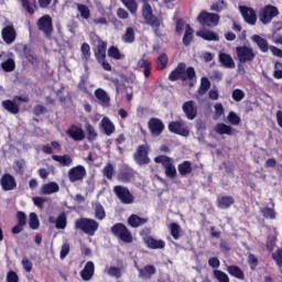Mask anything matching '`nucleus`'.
I'll use <instances>...</instances> for the list:
<instances>
[{
	"instance_id": "obj_1",
	"label": "nucleus",
	"mask_w": 282,
	"mask_h": 282,
	"mask_svg": "<svg viewBox=\"0 0 282 282\" xmlns=\"http://www.w3.org/2000/svg\"><path fill=\"white\" fill-rule=\"evenodd\" d=\"M197 74L195 73V68L189 66L186 68L185 63H180L174 70L171 72L169 76V80H193L196 78Z\"/></svg>"
},
{
	"instance_id": "obj_2",
	"label": "nucleus",
	"mask_w": 282,
	"mask_h": 282,
	"mask_svg": "<svg viewBox=\"0 0 282 282\" xmlns=\"http://www.w3.org/2000/svg\"><path fill=\"white\" fill-rule=\"evenodd\" d=\"M142 17L147 25H150V28L154 30V34H158L160 32V26L162 25V19L153 14V8L149 3V0H142Z\"/></svg>"
},
{
	"instance_id": "obj_3",
	"label": "nucleus",
	"mask_w": 282,
	"mask_h": 282,
	"mask_svg": "<svg viewBox=\"0 0 282 282\" xmlns=\"http://www.w3.org/2000/svg\"><path fill=\"white\" fill-rule=\"evenodd\" d=\"M100 224L91 218H78L75 220L76 230H82L85 235L89 237H94L96 235V230H98Z\"/></svg>"
},
{
	"instance_id": "obj_4",
	"label": "nucleus",
	"mask_w": 282,
	"mask_h": 282,
	"mask_svg": "<svg viewBox=\"0 0 282 282\" xmlns=\"http://www.w3.org/2000/svg\"><path fill=\"white\" fill-rule=\"evenodd\" d=\"M154 162L163 165L166 177L170 180H175V177H177V169L173 165V159L166 155H160L154 159Z\"/></svg>"
},
{
	"instance_id": "obj_5",
	"label": "nucleus",
	"mask_w": 282,
	"mask_h": 282,
	"mask_svg": "<svg viewBox=\"0 0 282 282\" xmlns=\"http://www.w3.org/2000/svg\"><path fill=\"white\" fill-rule=\"evenodd\" d=\"M236 54L241 65L252 63V61L257 58V53H254V50L250 46H237Z\"/></svg>"
},
{
	"instance_id": "obj_6",
	"label": "nucleus",
	"mask_w": 282,
	"mask_h": 282,
	"mask_svg": "<svg viewBox=\"0 0 282 282\" xmlns=\"http://www.w3.org/2000/svg\"><path fill=\"white\" fill-rule=\"evenodd\" d=\"M111 232L115 237H118L124 243H131L133 241V236H131V231L129 228L124 226L122 223H117L111 227Z\"/></svg>"
},
{
	"instance_id": "obj_7",
	"label": "nucleus",
	"mask_w": 282,
	"mask_h": 282,
	"mask_svg": "<svg viewBox=\"0 0 282 282\" xmlns=\"http://www.w3.org/2000/svg\"><path fill=\"white\" fill-rule=\"evenodd\" d=\"M113 193L117 197V199H119L121 202V204H133V202H135V197L133 196V194H131V191H129L126 186L122 185H116L113 187Z\"/></svg>"
},
{
	"instance_id": "obj_8",
	"label": "nucleus",
	"mask_w": 282,
	"mask_h": 282,
	"mask_svg": "<svg viewBox=\"0 0 282 282\" xmlns=\"http://www.w3.org/2000/svg\"><path fill=\"white\" fill-rule=\"evenodd\" d=\"M2 41L7 43V45H12L14 41H17V30L14 29V24L10 20L4 21V28L1 31Z\"/></svg>"
},
{
	"instance_id": "obj_9",
	"label": "nucleus",
	"mask_w": 282,
	"mask_h": 282,
	"mask_svg": "<svg viewBox=\"0 0 282 282\" xmlns=\"http://www.w3.org/2000/svg\"><path fill=\"white\" fill-rule=\"evenodd\" d=\"M197 21L198 23H200V25H206L207 28H215V25L219 23V14L202 11L197 17Z\"/></svg>"
},
{
	"instance_id": "obj_10",
	"label": "nucleus",
	"mask_w": 282,
	"mask_h": 282,
	"mask_svg": "<svg viewBox=\"0 0 282 282\" xmlns=\"http://www.w3.org/2000/svg\"><path fill=\"white\" fill-rule=\"evenodd\" d=\"M133 158L137 164H140V166L143 164H149L151 162V159H149V147L147 144L139 145Z\"/></svg>"
},
{
	"instance_id": "obj_11",
	"label": "nucleus",
	"mask_w": 282,
	"mask_h": 282,
	"mask_svg": "<svg viewBox=\"0 0 282 282\" xmlns=\"http://www.w3.org/2000/svg\"><path fill=\"white\" fill-rule=\"evenodd\" d=\"M274 17H279V9L274 6H267L259 15V19L263 25H268Z\"/></svg>"
},
{
	"instance_id": "obj_12",
	"label": "nucleus",
	"mask_w": 282,
	"mask_h": 282,
	"mask_svg": "<svg viewBox=\"0 0 282 282\" xmlns=\"http://www.w3.org/2000/svg\"><path fill=\"white\" fill-rule=\"evenodd\" d=\"M169 131L175 133L176 135H182L183 138H188L191 135V130L182 121H172L169 123Z\"/></svg>"
},
{
	"instance_id": "obj_13",
	"label": "nucleus",
	"mask_w": 282,
	"mask_h": 282,
	"mask_svg": "<svg viewBox=\"0 0 282 282\" xmlns=\"http://www.w3.org/2000/svg\"><path fill=\"white\" fill-rule=\"evenodd\" d=\"M37 28L41 32H44L46 36H52V32L54 31V28L52 26V17L44 15L40 18L37 21Z\"/></svg>"
},
{
	"instance_id": "obj_14",
	"label": "nucleus",
	"mask_w": 282,
	"mask_h": 282,
	"mask_svg": "<svg viewBox=\"0 0 282 282\" xmlns=\"http://www.w3.org/2000/svg\"><path fill=\"white\" fill-rule=\"evenodd\" d=\"M85 175H87V171L83 165H77L68 171V180L72 183L83 181Z\"/></svg>"
},
{
	"instance_id": "obj_15",
	"label": "nucleus",
	"mask_w": 282,
	"mask_h": 282,
	"mask_svg": "<svg viewBox=\"0 0 282 282\" xmlns=\"http://www.w3.org/2000/svg\"><path fill=\"white\" fill-rule=\"evenodd\" d=\"M239 11L246 23H249V25H254L257 23V12H254L252 8L239 6Z\"/></svg>"
},
{
	"instance_id": "obj_16",
	"label": "nucleus",
	"mask_w": 282,
	"mask_h": 282,
	"mask_svg": "<svg viewBox=\"0 0 282 282\" xmlns=\"http://www.w3.org/2000/svg\"><path fill=\"white\" fill-rule=\"evenodd\" d=\"M182 109L187 120H195L197 118V105L194 100L185 101Z\"/></svg>"
},
{
	"instance_id": "obj_17",
	"label": "nucleus",
	"mask_w": 282,
	"mask_h": 282,
	"mask_svg": "<svg viewBox=\"0 0 282 282\" xmlns=\"http://www.w3.org/2000/svg\"><path fill=\"white\" fill-rule=\"evenodd\" d=\"M148 127L150 129V132L152 135L158 137L162 135V132L164 131V122L158 118H152L148 122Z\"/></svg>"
},
{
	"instance_id": "obj_18",
	"label": "nucleus",
	"mask_w": 282,
	"mask_h": 282,
	"mask_svg": "<svg viewBox=\"0 0 282 282\" xmlns=\"http://www.w3.org/2000/svg\"><path fill=\"white\" fill-rule=\"evenodd\" d=\"M66 134L75 142H82V140L85 138V131L83 128L76 124L70 126V128L66 131Z\"/></svg>"
},
{
	"instance_id": "obj_19",
	"label": "nucleus",
	"mask_w": 282,
	"mask_h": 282,
	"mask_svg": "<svg viewBox=\"0 0 282 282\" xmlns=\"http://www.w3.org/2000/svg\"><path fill=\"white\" fill-rule=\"evenodd\" d=\"M95 97L97 98L101 107H111V97L102 88L95 90Z\"/></svg>"
},
{
	"instance_id": "obj_20",
	"label": "nucleus",
	"mask_w": 282,
	"mask_h": 282,
	"mask_svg": "<svg viewBox=\"0 0 282 282\" xmlns=\"http://www.w3.org/2000/svg\"><path fill=\"white\" fill-rule=\"evenodd\" d=\"M0 184L4 191H14L17 188V180L10 174H3Z\"/></svg>"
},
{
	"instance_id": "obj_21",
	"label": "nucleus",
	"mask_w": 282,
	"mask_h": 282,
	"mask_svg": "<svg viewBox=\"0 0 282 282\" xmlns=\"http://www.w3.org/2000/svg\"><path fill=\"white\" fill-rule=\"evenodd\" d=\"M139 272V279H151L155 272H158V269H155V265L153 264H147L143 268H140L135 265Z\"/></svg>"
},
{
	"instance_id": "obj_22",
	"label": "nucleus",
	"mask_w": 282,
	"mask_h": 282,
	"mask_svg": "<svg viewBox=\"0 0 282 282\" xmlns=\"http://www.w3.org/2000/svg\"><path fill=\"white\" fill-rule=\"evenodd\" d=\"M95 270L96 268L94 265V262L88 261L84 269L80 271V276L83 281H91Z\"/></svg>"
},
{
	"instance_id": "obj_23",
	"label": "nucleus",
	"mask_w": 282,
	"mask_h": 282,
	"mask_svg": "<svg viewBox=\"0 0 282 282\" xmlns=\"http://www.w3.org/2000/svg\"><path fill=\"white\" fill-rule=\"evenodd\" d=\"M251 41L256 43L260 52H262L263 54L270 51V45L268 44V40L261 37V35H252Z\"/></svg>"
},
{
	"instance_id": "obj_24",
	"label": "nucleus",
	"mask_w": 282,
	"mask_h": 282,
	"mask_svg": "<svg viewBox=\"0 0 282 282\" xmlns=\"http://www.w3.org/2000/svg\"><path fill=\"white\" fill-rule=\"evenodd\" d=\"M95 56L98 63H102L107 58V42L99 41L97 48L95 51Z\"/></svg>"
},
{
	"instance_id": "obj_25",
	"label": "nucleus",
	"mask_w": 282,
	"mask_h": 282,
	"mask_svg": "<svg viewBox=\"0 0 282 282\" xmlns=\"http://www.w3.org/2000/svg\"><path fill=\"white\" fill-rule=\"evenodd\" d=\"M218 58L219 63H221L224 67H227V69H235V59H232V56H230V54L219 53Z\"/></svg>"
},
{
	"instance_id": "obj_26",
	"label": "nucleus",
	"mask_w": 282,
	"mask_h": 282,
	"mask_svg": "<svg viewBox=\"0 0 282 282\" xmlns=\"http://www.w3.org/2000/svg\"><path fill=\"white\" fill-rule=\"evenodd\" d=\"M145 243L148 248H151L152 250H164L166 246L164 240H158V239H154L153 237H148L145 239Z\"/></svg>"
},
{
	"instance_id": "obj_27",
	"label": "nucleus",
	"mask_w": 282,
	"mask_h": 282,
	"mask_svg": "<svg viewBox=\"0 0 282 282\" xmlns=\"http://www.w3.org/2000/svg\"><path fill=\"white\" fill-rule=\"evenodd\" d=\"M59 191L61 186H58L56 182L46 183L41 188L43 195H53V193H58Z\"/></svg>"
},
{
	"instance_id": "obj_28",
	"label": "nucleus",
	"mask_w": 282,
	"mask_h": 282,
	"mask_svg": "<svg viewBox=\"0 0 282 282\" xmlns=\"http://www.w3.org/2000/svg\"><path fill=\"white\" fill-rule=\"evenodd\" d=\"M149 221V218H141L140 216L133 214L128 218V224L131 228H140V226H144Z\"/></svg>"
},
{
	"instance_id": "obj_29",
	"label": "nucleus",
	"mask_w": 282,
	"mask_h": 282,
	"mask_svg": "<svg viewBox=\"0 0 282 282\" xmlns=\"http://www.w3.org/2000/svg\"><path fill=\"white\" fill-rule=\"evenodd\" d=\"M101 128L106 135H111L116 131V126L107 117H104L101 120Z\"/></svg>"
},
{
	"instance_id": "obj_30",
	"label": "nucleus",
	"mask_w": 282,
	"mask_h": 282,
	"mask_svg": "<svg viewBox=\"0 0 282 282\" xmlns=\"http://www.w3.org/2000/svg\"><path fill=\"white\" fill-rule=\"evenodd\" d=\"M196 36H200V39H204V41H219V35L208 30L198 31Z\"/></svg>"
},
{
	"instance_id": "obj_31",
	"label": "nucleus",
	"mask_w": 282,
	"mask_h": 282,
	"mask_svg": "<svg viewBox=\"0 0 282 282\" xmlns=\"http://www.w3.org/2000/svg\"><path fill=\"white\" fill-rule=\"evenodd\" d=\"M217 204L218 208L226 210V208H230L235 204V198L232 196H223L218 198Z\"/></svg>"
},
{
	"instance_id": "obj_32",
	"label": "nucleus",
	"mask_w": 282,
	"mask_h": 282,
	"mask_svg": "<svg viewBox=\"0 0 282 282\" xmlns=\"http://www.w3.org/2000/svg\"><path fill=\"white\" fill-rule=\"evenodd\" d=\"M214 131L218 133V135H232V127L226 123H217Z\"/></svg>"
},
{
	"instance_id": "obj_33",
	"label": "nucleus",
	"mask_w": 282,
	"mask_h": 282,
	"mask_svg": "<svg viewBox=\"0 0 282 282\" xmlns=\"http://www.w3.org/2000/svg\"><path fill=\"white\" fill-rule=\"evenodd\" d=\"M52 160H54L55 162H58L62 166H72V162H74V160L69 154H65V155L54 154L52 155Z\"/></svg>"
},
{
	"instance_id": "obj_34",
	"label": "nucleus",
	"mask_w": 282,
	"mask_h": 282,
	"mask_svg": "<svg viewBox=\"0 0 282 282\" xmlns=\"http://www.w3.org/2000/svg\"><path fill=\"white\" fill-rule=\"evenodd\" d=\"M93 208L95 212V218L99 219V221H102V219H105V217H107V213L105 212V207H102V204L96 202L93 203Z\"/></svg>"
},
{
	"instance_id": "obj_35",
	"label": "nucleus",
	"mask_w": 282,
	"mask_h": 282,
	"mask_svg": "<svg viewBox=\"0 0 282 282\" xmlns=\"http://www.w3.org/2000/svg\"><path fill=\"white\" fill-rule=\"evenodd\" d=\"M178 173L183 177L186 175H191V173H193V163H191L189 161H184L183 163H181L178 165Z\"/></svg>"
},
{
	"instance_id": "obj_36",
	"label": "nucleus",
	"mask_w": 282,
	"mask_h": 282,
	"mask_svg": "<svg viewBox=\"0 0 282 282\" xmlns=\"http://www.w3.org/2000/svg\"><path fill=\"white\" fill-rule=\"evenodd\" d=\"M193 28H191L189 24L185 25V33L183 36V44L185 45V47H188L191 45V43H193Z\"/></svg>"
},
{
	"instance_id": "obj_37",
	"label": "nucleus",
	"mask_w": 282,
	"mask_h": 282,
	"mask_svg": "<svg viewBox=\"0 0 282 282\" xmlns=\"http://www.w3.org/2000/svg\"><path fill=\"white\" fill-rule=\"evenodd\" d=\"M2 107L9 111V113H13L14 116L17 113H19L20 109H19V105H17V102L12 101V100H4L2 102Z\"/></svg>"
},
{
	"instance_id": "obj_38",
	"label": "nucleus",
	"mask_w": 282,
	"mask_h": 282,
	"mask_svg": "<svg viewBox=\"0 0 282 282\" xmlns=\"http://www.w3.org/2000/svg\"><path fill=\"white\" fill-rule=\"evenodd\" d=\"M227 272L231 275L235 276L236 279H240L241 281H243L245 279V274L243 271L241 270V268L237 267V265H229L227 268Z\"/></svg>"
},
{
	"instance_id": "obj_39",
	"label": "nucleus",
	"mask_w": 282,
	"mask_h": 282,
	"mask_svg": "<svg viewBox=\"0 0 282 282\" xmlns=\"http://www.w3.org/2000/svg\"><path fill=\"white\" fill-rule=\"evenodd\" d=\"M55 228H57V230H65V228H67V214L62 213L58 215L55 220Z\"/></svg>"
},
{
	"instance_id": "obj_40",
	"label": "nucleus",
	"mask_w": 282,
	"mask_h": 282,
	"mask_svg": "<svg viewBox=\"0 0 282 282\" xmlns=\"http://www.w3.org/2000/svg\"><path fill=\"white\" fill-rule=\"evenodd\" d=\"M132 178H133V171L131 170H122L118 174L119 182L127 183V182H131Z\"/></svg>"
},
{
	"instance_id": "obj_41",
	"label": "nucleus",
	"mask_w": 282,
	"mask_h": 282,
	"mask_svg": "<svg viewBox=\"0 0 282 282\" xmlns=\"http://www.w3.org/2000/svg\"><path fill=\"white\" fill-rule=\"evenodd\" d=\"M86 133H87V140L88 142H94L96 138H98V132H96V128L91 126V123H86Z\"/></svg>"
},
{
	"instance_id": "obj_42",
	"label": "nucleus",
	"mask_w": 282,
	"mask_h": 282,
	"mask_svg": "<svg viewBox=\"0 0 282 282\" xmlns=\"http://www.w3.org/2000/svg\"><path fill=\"white\" fill-rule=\"evenodd\" d=\"M210 89V80L207 77H202L198 88L199 96H204Z\"/></svg>"
},
{
	"instance_id": "obj_43",
	"label": "nucleus",
	"mask_w": 282,
	"mask_h": 282,
	"mask_svg": "<svg viewBox=\"0 0 282 282\" xmlns=\"http://www.w3.org/2000/svg\"><path fill=\"white\" fill-rule=\"evenodd\" d=\"M113 173H116V166L112 163H107L102 170L104 177L107 180H113Z\"/></svg>"
},
{
	"instance_id": "obj_44",
	"label": "nucleus",
	"mask_w": 282,
	"mask_h": 282,
	"mask_svg": "<svg viewBox=\"0 0 282 282\" xmlns=\"http://www.w3.org/2000/svg\"><path fill=\"white\" fill-rule=\"evenodd\" d=\"M122 41L123 43H133V41H135V31L133 28L129 26L126 30V33L122 36Z\"/></svg>"
},
{
	"instance_id": "obj_45",
	"label": "nucleus",
	"mask_w": 282,
	"mask_h": 282,
	"mask_svg": "<svg viewBox=\"0 0 282 282\" xmlns=\"http://www.w3.org/2000/svg\"><path fill=\"white\" fill-rule=\"evenodd\" d=\"M80 52H82L83 59L86 61L87 63V61L91 58V47L89 46V44L83 43L80 47Z\"/></svg>"
},
{
	"instance_id": "obj_46",
	"label": "nucleus",
	"mask_w": 282,
	"mask_h": 282,
	"mask_svg": "<svg viewBox=\"0 0 282 282\" xmlns=\"http://www.w3.org/2000/svg\"><path fill=\"white\" fill-rule=\"evenodd\" d=\"M77 10L80 13L82 19H89L91 17V11H89V7L86 4H77Z\"/></svg>"
},
{
	"instance_id": "obj_47",
	"label": "nucleus",
	"mask_w": 282,
	"mask_h": 282,
	"mask_svg": "<svg viewBox=\"0 0 282 282\" xmlns=\"http://www.w3.org/2000/svg\"><path fill=\"white\" fill-rule=\"evenodd\" d=\"M213 275L215 276V279L219 282H230V278H228V274H226L224 271L221 270H214L213 271Z\"/></svg>"
},
{
	"instance_id": "obj_48",
	"label": "nucleus",
	"mask_w": 282,
	"mask_h": 282,
	"mask_svg": "<svg viewBox=\"0 0 282 282\" xmlns=\"http://www.w3.org/2000/svg\"><path fill=\"white\" fill-rule=\"evenodd\" d=\"M1 67H2L3 72H14L17 65L14 63V59L9 58L1 63Z\"/></svg>"
},
{
	"instance_id": "obj_49",
	"label": "nucleus",
	"mask_w": 282,
	"mask_h": 282,
	"mask_svg": "<svg viewBox=\"0 0 282 282\" xmlns=\"http://www.w3.org/2000/svg\"><path fill=\"white\" fill-rule=\"evenodd\" d=\"M29 226L31 230H37L40 223H39V216L36 215V213L30 214Z\"/></svg>"
},
{
	"instance_id": "obj_50",
	"label": "nucleus",
	"mask_w": 282,
	"mask_h": 282,
	"mask_svg": "<svg viewBox=\"0 0 282 282\" xmlns=\"http://www.w3.org/2000/svg\"><path fill=\"white\" fill-rule=\"evenodd\" d=\"M108 56H110V58H115L116 61H120V58H122V54H120V50H118V47L116 46L109 47Z\"/></svg>"
},
{
	"instance_id": "obj_51",
	"label": "nucleus",
	"mask_w": 282,
	"mask_h": 282,
	"mask_svg": "<svg viewBox=\"0 0 282 282\" xmlns=\"http://www.w3.org/2000/svg\"><path fill=\"white\" fill-rule=\"evenodd\" d=\"M170 230L173 239H180V232L182 230V227H180L177 223H172L170 225Z\"/></svg>"
},
{
	"instance_id": "obj_52",
	"label": "nucleus",
	"mask_w": 282,
	"mask_h": 282,
	"mask_svg": "<svg viewBox=\"0 0 282 282\" xmlns=\"http://www.w3.org/2000/svg\"><path fill=\"white\" fill-rule=\"evenodd\" d=\"M231 98L236 102H241V100H243V98H246V93H243V90H241V89H235L231 93Z\"/></svg>"
},
{
	"instance_id": "obj_53",
	"label": "nucleus",
	"mask_w": 282,
	"mask_h": 282,
	"mask_svg": "<svg viewBox=\"0 0 282 282\" xmlns=\"http://www.w3.org/2000/svg\"><path fill=\"white\" fill-rule=\"evenodd\" d=\"M166 65H169V57L166 56V54H162L158 58L156 69L162 70V69H164L166 67Z\"/></svg>"
},
{
	"instance_id": "obj_54",
	"label": "nucleus",
	"mask_w": 282,
	"mask_h": 282,
	"mask_svg": "<svg viewBox=\"0 0 282 282\" xmlns=\"http://www.w3.org/2000/svg\"><path fill=\"white\" fill-rule=\"evenodd\" d=\"M228 120L230 124H234V127H237L238 124L241 123V118L235 113V111H230L228 115Z\"/></svg>"
},
{
	"instance_id": "obj_55",
	"label": "nucleus",
	"mask_w": 282,
	"mask_h": 282,
	"mask_svg": "<svg viewBox=\"0 0 282 282\" xmlns=\"http://www.w3.org/2000/svg\"><path fill=\"white\" fill-rule=\"evenodd\" d=\"M24 56H25L26 61H29V63H31V65H37L39 64V58L36 57V55H34L30 51L25 50L24 51Z\"/></svg>"
},
{
	"instance_id": "obj_56",
	"label": "nucleus",
	"mask_w": 282,
	"mask_h": 282,
	"mask_svg": "<svg viewBox=\"0 0 282 282\" xmlns=\"http://www.w3.org/2000/svg\"><path fill=\"white\" fill-rule=\"evenodd\" d=\"M261 213L263 215V217L269 218V219H276V213L269 207H265L263 209H261Z\"/></svg>"
},
{
	"instance_id": "obj_57",
	"label": "nucleus",
	"mask_w": 282,
	"mask_h": 282,
	"mask_svg": "<svg viewBox=\"0 0 282 282\" xmlns=\"http://www.w3.org/2000/svg\"><path fill=\"white\" fill-rule=\"evenodd\" d=\"M17 219H18V225L20 226H28V216L23 212H18L17 213Z\"/></svg>"
},
{
	"instance_id": "obj_58",
	"label": "nucleus",
	"mask_w": 282,
	"mask_h": 282,
	"mask_svg": "<svg viewBox=\"0 0 282 282\" xmlns=\"http://www.w3.org/2000/svg\"><path fill=\"white\" fill-rule=\"evenodd\" d=\"M272 259L275 261L279 268L282 267V249H278L276 252L272 253Z\"/></svg>"
},
{
	"instance_id": "obj_59",
	"label": "nucleus",
	"mask_w": 282,
	"mask_h": 282,
	"mask_svg": "<svg viewBox=\"0 0 282 282\" xmlns=\"http://www.w3.org/2000/svg\"><path fill=\"white\" fill-rule=\"evenodd\" d=\"M214 109H215V116H214L215 120H218V118H221V116H224V105L216 104L214 106Z\"/></svg>"
},
{
	"instance_id": "obj_60",
	"label": "nucleus",
	"mask_w": 282,
	"mask_h": 282,
	"mask_svg": "<svg viewBox=\"0 0 282 282\" xmlns=\"http://www.w3.org/2000/svg\"><path fill=\"white\" fill-rule=\"evenodd\" d=\"M274 78L281 79L282 78V63L276 62L274 64V72H273Z\"/></svg>"
},
{
	"instance_id": "obj_61",
	"label": "nucleus",
	"mask_w": 282,
	"mask_h": 282,
	"mask_svg": "<svg viewBox=\"0 0 282 282\" xmlns=\"http://www.w3.org/2000/svg\"><path fill=\"white\" fill-rule=\"evenodd\" d=\"M124 7L132 14H135L138 12V1H135V0H133L132 2L126 3Z\"/></svg>"
},
{
	"instance_id": "obj_62",
	"label": "nucleus",
	"mask_w": 282,
	"mask_h": 282,
	"mask_svg": "<svg viewBox=\"0 0 282 282\" xmlns=\"http://www.w3.org/2000/svg\"><path fill=\"white\" fill-rule=\"evenodd\" d=\"M248 263L251 265V270H254L259 265V259H257L256 254L250 253L248 256Z\"/></svg>"
},
{
	"instance_id": "obj_63",
	"label": "nucleus",
	"mask_w": 282,
	"mask_h": 282,
	"mask_svg": "<svg viewBox=\"0 0 282 282\" xmlns=\"http://www.w3.org/2000/svg\"><path fill=\"white\" fill-rule=\"evenodd\" d=\"M33 113L34 116H43V113H47V108H45V106L42 105H36L33 108Z\"/></svg>"
},
{
	"instance_id": "obj_64",
	"label": "nucleus",
	"mask_w": 282,
	"mask_h": 282,
	"mask_svg": "<svg viewBox=\"0 0 282 282\" xmlns=\"http://www.w3.org/2000/svg\"><path fill=\"white\" fill-rule=\"evenodd\" d=\"M7 282H19V274L14 271H9L7 273Z\"/></svg>"
}]
</instances>
